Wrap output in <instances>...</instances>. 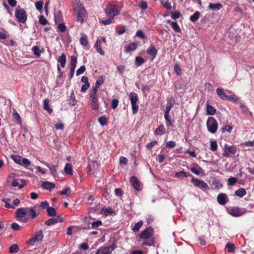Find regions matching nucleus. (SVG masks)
I'll return each instance as SVG.
<instances>
[{
	"mask_svg": "<svg viewBox=\"0 0 254 254\" xmlns=\"http://www.w3.org/2000/svg\"><path fill=\"white\" fill-rule=\"evenodd\" d=\"M43 6V2L42 1H38L35 2V6L37 10H41Z\"/></svg>",
	"mask_w": 254,
	"mask_h": 254,
	"instance_id": "63",
	"label": "nucleus"
},
{
	"mask_svg": "<svg viewBox=\"0 0 254 254\" xmlns=\"http://www.w3.org/2000/svg\"><path fill=\"white\" fill-rule=\"evenodd\" d=\"M39 23L43 25H45L48 23V21L46 18L42 15L39 16Z\"/></svg>",
	"mask_w": 254,
	"mask_h": 254,
	"instance_id": "59",
	"label": "nucleus"
},
{
	"mask_svg": "<svg viewBox=\"0 0 254 254\" xmlns=\"http://www.w3.org/2000/svg\"><path fill=\"white\" fill-rule=\"evenodd\" d=\"M247 191L244 188L239 189L235 191V195L240 197H242L245 195Z\"/></svg>",
	"mask_w": 254,
	"mask_h": 254,
	"instance_id": "31",
	"label": "nucleus"
},
{
	"mask_svg": "<svg viewBox=\"0 0 254 254\" xmlns=\"http://www.w3.org/2000/svg\"><path fill=\"white\" fill-rule=\"evenodd\" d=\"M105 12L107 17H111L113 18L120 14L118 6L111 2H109L107 4L105 9Z\"/></svg>",
	"mask_w": 254,
	"mask_h": 254,
	"instance_id": "1",
	"label": "nucleus"
},
{
	"mask_svg": "<svg viewBox=\"0 0 254 254\" xmlns=\"http://www.w3.org/2000/svg\"><path fill=\"white\" fill-rule=\"evenodd\" d=\"M58 61L60 63L61 66L64 68L66 64V55L64 53H63L61 56L58 59Z\"/></svg>",
	"mask_w": 254,
	"mask_h": 254,
	"instance_id": "28",
	"label": "nucleus"
},
{
	"mask_svg": "<svg viewBox=\"0 0 254 254\" xmlns=\"http://www.w3.org/2000/svg\"><path fill=\"white\" fill-rule=\"evenodd\" d=\"M27 216L21 220V222L23 223H26L29 221V219H34L37 216L36 211L31 207L27 208Z\"/></svg>",
	"mask_w": 254,
	"mask_h": 254,
	"instance_id": "9",
	"label": "nucleus"
},
{
	"mask_svg": "<svg viewBox=\"0 0 254 254\" xmlns=\"http://www.w3.org/2000/svg\"><path fill=\"white\" fill-rule=\"evenodd\" d=\"M155 134L157 135H162L165 133V128L163 125H160L155 130Z\"/></svg>",
	"mask_w": 254,
	"mask_h": 254,
	"instance_id": "36",
	"label": "nucleus"
},
{
	"mask_svg": "<svg viewBox=\"0 0 254 254\" xmlns=\"http://www.w3.org/2000/svg\"><path fill=\"white\" fill-rule=\"evenodd\" d=\"M75 11L77 14V20L80 21L81 23L84 20V18L86 16V11L81 4L77 5V7L75 8Z\"/></svg>",
	"mask_w": 254,
	"mask_h": 254,
	"instance_id": "7",
	"label": "nucleus"
},
{
	"mask_svg": "<svg viewBox=\"0 0 254 254\" xmlns=\"http://www.w3.org/2000/svg\"><path fill=\"white\" fill-rule=\"evenodd\" d=\"M171 17L174 20H176L180 17L181 15V12L179 11L171 12Z\"/></svg>",
	"mask_w": 254,
	"mask_h": 254,
	"instance_id": "53",
	"label": "nucleus"
},
{
	"mask_svg": "<svg viewBox=\"0 0 254 254\" xmlns=\"http://www.w3.org/2000/svg\"><path fill=\"white\" fill-rule=\"evenodd\" d=\"M2 201L5 203L4 206L7 208H14V206L11 205L9 202L10 201V199L9 198H4L2 199Z\"/></svg>",
	"mask_w": 254,
	"mask_h": 254,
	"instance_id": "37",
	"label": "nucleus"
},
{
	"mask_svg": "<svg viewBox=\"0 0 254 254\" xmlns=\"http://www.w3.org/2000/svg\"><path fill=\"white\" fill-rule=\"evenodd\" d=\"M138 46V42H132L128 45L125 46L124 52L126 53L135 51Z\"/></svg>",
	"mask_w": 254,
	"mask_h": 254,
	"instance_id": "16",
	"label": "nucleus"
},
{
	"mask_svg": "<svg viewBox=\"0 0 254 254\" xmlns=\"http://www.w3.org/2000/svg\"><path fill=\"white\" fill-rule=\"evenodd\" d=\"M104 82V79L103 76H100L98 77V79L96 80L95 86L94 87V88H96L98 89L99 86Z\"/></svg>",
	"mask_w": 254,
	"mask_h": 254,
	"instance_id": "43",
	"label": "nucleus"
},
{
	"mask_svg": "<svg viewBox=\"0 0 254 254\" xmlns=\"http://www.w3.org/2000/svg\"><path fill=\"white\" fill-rule=\"evenodd\" d=\"M141 243L142 246H154L155 245V241L154 238H147V239H143Z\"/></svg>",
	"mask_w": 254,
	"mask_h": 254,
	"instance_id": "18",
	"label": "nucleus"
},
{
	"mask_svg": "<svg viewBox=\"0 0 254 254\" xmlns=\"http://www.w3.org/2000/svg\"><path fill=\"white\" fill-rule=\"evenodd\" d=\"M233 129L232 126L230 125H226L224 127H222L220 129L222 133H225L226 131L231 132Z\"/></svg>",
	"mask_w": 254,
	"mask_h": 254,
	"instance_id": "47",
	"label": "nucleus"
},
{
	"mask_svg": "<svg viewBox=\"0 0 254 254\" xmlns=\"http://www.w3.org/2000/svg\"><path fill=\"white\" fill-rule=\"evenodd\" d=\"M154 229L152 227H149L143 230L139 235V237L141 239H147L151 238L153 235Z\"/></svg>",
	"mask_w": 254,
	"mask_h": 254,
	"instance_id": "10",
	"label": "nucleus"
},
{
	"mask_svg": "<svg viewBox=\"0 0 254 254\" xmlns=\"http://www.w3.org/2000/svg\"><path fill=\"white\" fill-rule=\"evenodd\" d=\"M13 117L14 118V120L17 124L19 125L21 124V118L17 112H15L14 113H13Z\"/></svg>",
	"mask_w": 254,
	"mask_h": 254,
	"instance_id": "48",
	"label": "nucleus"
},
{
	"mask_svg": "<svg viewBox=\"0 0 254 254\" xmlns=\"http://www.w3.org/2000/svg\"><path fill=\"white\" fill-rule=\"evenodd\" d=\"M129 98L131 105L132 114H135L139 109V106L137 104V101L138 100L137 95L136 93L132 92L129 95Z\"/></svg>",
	"mask_w": 254,
	"mask_h": 254,
	"instance_id": "3",
	"label": "nucleus"
},
{
	"mask_svg": "<svg viewBox=\"0 0 254 254\" xmlns=\"http://www.w3.org/2000/svg\"><path fill=\"white\" fill-rule=\"evenodd\" d=\"M97 91H98V89H97L96 88H94V87L92 88V90L91 93H90V98L91 99L97 98Z\"/></svg>",
	"mask_w": 254,
	"mask_h": 254,
	"instance_id": "46",
	"label": "nucleus"
},
{
	"mask_svg": "<svg viewBox=\"0 0 254 254\" xmlns=\"http://www.w3.org/2000/svg\"><path fill=\"white\" fill-rule=\"evenodd\" d=\"M61 195H66L69 196L71 194V189L70 187H67L60 191Z\"/></svg>",
	"mask_w": 254,
	"mask_h": 254,
	"instance_id": "41",
	"label": "nucleus"
},
{
	"mask_svg": "<svg viewBox=\"0 0 254 254\" xmlns=\"http://www.w3.org/2000/svg\"><path fill=\"white\" fill-rule=\"evenodd\" d=\"M102 225V222L101 220H97L91 223V228L93 229H97L98 227Z\"/></svg>",
	"mask_w": 254,
	"mask_h": 254,
	"instance_id": "51",
	"label": "nucleus"
},
{
	"mask_svg": "<svg viewBox=\"0 0 254 254\" xmlns=\"http://www.w3.org/2000/svg\"><path fill=\"white\" fill-rule=\"evenodd\" d=\"M147 54L152 57V60L156 57L158 51L154 45H150L146 50Z\"/></svg>",
	"mask_w": 254,
	"mask_h": 254,
	"instance_id": "17",
	"label": "nucleus"
},
{
	"mask_svg": "<svg viewBox=\"0 0 254 254\" xmlns=\"http://www.w3.org/2000/svg\"><path fill=\"white\" fill-rule=\"evenodd\" d=\"M86 69V67L84 65L81 66L76 71V74L77 76L83 73Z\"/></svg>",
	"mask_w": 254,
	"mask_h": 254,
	"instance_id": "61",
	"label": "nucleus"
},
{
	"mask_svg": "<svg viewBox=\"0 0 254 254\" xmlns=\"http://www.w3.org/2000/svg\"><path fill=\"white\" fill-rule=\"evenodd\" d=\"M147 2L145 1H141L138 5L142 10H145L147 8Z\"/></svg>",
	"mask_w": 254,
	"mask_h": 254,
	"instance_id": "62",
	"label": "nucleus"
},
{
	"mask_svg": "<svg viewBox=\"0 0 254 254\" xmlns=\"http://www.w3.org/2000/svg\"><path fill=\"white\" fill-rule=\"evenodd\" d=\"M217 200L219 204L224 205L228 202L229 198L225 193H220L218 195Z\"/></svg>",
	"mask_w": 254,
	"mask_h": 254,
	"instance_id": "15",
	"label": "nucleus"
},
{
	"mask_svg": "<svg viewBox=\"0 0 254 254\" xmlns=\"http://www.w3.org/2000/svg\"><path fill=\"white\" fill-rule=\"evenodd\" d=\"M48 215L50 217H55L56 215V210L52 207H48L47 209Z\"/></svg>",
	"mask_w": 254,
	"mask_h": 254,
	"instance_id": "35",
	"label": "nucleus"
},
{
	"mask_svg": "<svg viewBox=\"0 0 254 254\" xmlns=\"http://www.w3.org/2000/svg\"><path fill=\"white\" fill-rule=\"evenodd\" d=\"M157 144V141L156 140H154L150 143H147L145 147L147 150H150L155 145Z\"/></svg>",
	"mask_w": 254,
	"mask_h": 254,
	"instance_id": "55",
	"label": "nucleus"
},
{
	"mask_svg": "<svg viewBox=\"0 0 254 254\" xmlns=\"http://www.w3.org/2000/svg\"><path fill=\"white\" fill-rule=\"evenodd\" d=\"M245 211L238 207H232L229 209V214L234 217H239L244 214Z\"/></svg>",
	"mask_w": 254,
	"mask_h": 254,
	"instance_id": "11",
	"label": "nucleus"
},
{
	"mask_svg": "<svg viewBox=\"0 0 254 254\" xmlns=\"http://www.w3.org/2000/svg\"><path fill=\"white\" fill-rule=\"evenodd\" d=\"M200 12L198 11H196L190 17V20L192 22L196 21L199 18Z\"/></svg>",
	"mask_w": 254,
	"mask_h": 254,
	"instance_id": "34",
	"label": "nucleus"
},
{
	"mask_svg": "<svg viewBox=\"0 0 254 254\" xmlns=\"http://www.w3.org/2000/svg\"><path fill=\"white\" fill-rule=\"evenodd\" d=\"M216 93L221 99L226 100L227 99V95L222 88H217L216 89Z\"/></svg>",
	"mask_w": 254,
	"mask_h": 254,
	"instance_id": "27",
	"label": "nucleus"
},
{
	"mask_svg": "<svg viewBox=\"0 0 254 254\" xmlns=\"http://www.w3.org/2000/svg\"><path fill=\"white\" fill-rule=\"evenodd\" d=\"M226 248L228 249V251L230 253H233L236 249V246L234 244L230 243H227L226 245Z\"/></svg>",
	"mask_w": 254,
	"mask_h": 254,
	"instance_id": "42",
	"label": "nucleus"
},
{
	"mask_svg": "<svg viewBox=\"0 0 254 254\" xmlns=\"http://www.w3.org/2000/svg\"><path fill=\"white\" fill-rule=\"evenodd\" d=\"M145 62L144 60L141 57H136L135 60V63L137 66H140Z\"/></svg>",
	"mask_w": 254,
	"mask_h": 254,
	"instance_id": "44",
	"label": "nucleus"
},
{
	"mask_svg": "<svg viewBox=\"0 0 254 254\" xmlns=\"http://www.w3.org/2000/svg\"><path fill=\"white\" fill-rule=\"evenodd\" d=\"M64 170L66 174L69 175L73 174L72 166L69 163H66L65 165Z\"/></svg>",
	"mask_w": 254,
	"mask_h": 254,
	"instance_id": "32",
	"label": "nucleus"
},
{
	"mask_svg": "<svg viewBox=\"0 0 254 254\" xmlns=\"http://www.w3.org/2000/svg\"><path fill=\"white\" fill-rule=\"evenodd\" d=\"M191 182L195 187H198L204 191L209 189L208 185L205 182L195 178L193 176H192Z\"/></svg>",
	"mask_w": 254,
	"mask_h": 254,
	"instance_id": "6",
	"label": "nucleus"
},
{
	"mask_svg": "<svg viewBox=\"0 0 254 254\" xmlns=\"http://www.w3.org/2000/svg\"><path fill=\"white\" fill-rule=\"evenodd\" d=\"M190 171L193 174L199 175L203 172V169L198 165H196V167H191L190 168Z\"/></svg>",
	"mask_w": 254,
	"mask_h": 254,
	"instance_id": "24",
	"label": "nucleus"
},
{
	"mask_svg": "<svg viewBox=\"0 0 254 254\" xmlns=\"http://www.w3.org/2000/svg\"><path fill=\"white\" fill-rule=\"evenodd\" d=\"M98 122L102 126H105L107 124V119L105 116H102L98 119Z\"/></svg>",
	"mask_w": 254,
	"mask_h": 254,
	"instance_id": "54",
	"label": "nucleus"
},
{
	"mask_svg": "<svg viewBox=\"0 0 254 254\" xmlns=\"http://www.w3.org/2000/svg\"><path fill=\"white\" fill-rule=\"evenodd\" d=\"M226 100L236 102L238 100V97L235 95H232L230 96L227 95V99Z\"/></svg>",
	"mask_w": 254,
	"mask_h": 254,
	"instance_id": "60",
	"label": "nucleus"
},
{
	"mask_svg": "<svg viewBox=\"0 0 254 254\" xmlns=\"http://www.w3.org/2000/svg\"><path fill=\"white\" fill-rule=\"evenodd\" d=\"M171 26L176 32H181V30L177 22H172Z\"/></svg>",
	"mask_w": 254,
	"mask_h": 254,
	"instance_id": "39",
	"label": "nucleus"
},
{
	"mask_svg": "<svg viewBox=\"0 0 254 254\" xmlns=\"http://www.w3.org/2000/svg\"><path fill=\"white\" fill-rule=\"evenodd\" d=\"M174 71L178 75H180L182 73L181 68L178 64H176L174 66Z\"/></svg>",
	"mask_w": 254,
	"mask_h": 254,
	"instance_id": "64",
	"label": "nucleus"
},
{
	"mask_svg": "<svg viewBox=\"0 0 254 254\" xmlns=\"http://www.w3.org/2000/svg\"><path fill=\"white\" fill-rule=\"evenodd\" d=\"M12 159L16 164L27 168L31 165V162L28 159L23 158L19 155H12Z\"/></svg>",
	"mask_w": 254,
	"mask_h": 254,
	"instance_id": "5",
	"label": "nucleus"
},
{
	"mask_svg": "<svg viewBox=\"0 0 254 254\" xmlns=\"http://www.w3.org/2000/svg\"><path fill=\"white\" fill-rule=\"evenodd\" d=\"M223 5L220 3H209L208 8L209 10H212L213 11L216 10H219L221 8H222Z\"/></svg>",
	"mask_w": 254,
	"mask_h": 254,
	"instance_id": "19",
	"label": "nucleus"
},
{
	"mask_svg": "<svg viewBox=\"0 0 254 254\" xmlns=\"http://www.w3.org/2000/svg\"><path fill=\"white\" fill-rule=\"evenodd\" d=\"M80 43L83 46H86L88 44V38L86 35L83 34L80 38Z\"/></svg>",
	"mask_w": 254,
	"mask_h": 254,
	"instance_id": "30",
	"label": "nucleus"
},
{
	"mask_svg": "<svg viewBox=\"0 0 254 254\" xmlns=\"http://www.w3.org/2000/svg\"><path fill=\"white\" fill-rule=\"evenodd\" d=\"M42 187L44 189L51 190L55 187V184L48 181L43 182Z\"/></svg>",
	"mask_w": 254,
	"mask_h": 254,
	"instance_id": "21",
	"label": "nucleus"
},
{
	"mask_svg": "<svg viewBox=\"0 0 254 254\" xmlns=\"http://www.w3.org/2000/svg\"><path fill=\"white\" fill-rule=\"evenodd\" d=\"M108 18L107 19H106L105 20H102L100 21V23L106 25H109L112 23L113 20L114 18H112L111 17H108Z\"/></svg>",
	"mask_w": 254,
	"mask_h": 254,
	"instance_id": "52",
	"label": "nucleus"
},
{
	"mask_svg": "<svg viewBox=\"0 0 254 254\" xmlns=\"http://www.w3.org/2000/svg\"><path fill=\"white\" fill-rule=\"evenodd\" d=\"M218 123L213 117H208L206 122V126L209 132L215 133L218 129Z\"/></svg>",
	"mask_w": 254,
	"mask_h": 254,
	"instance_id": "2",
	"label": "nucleus"
},
{
	"mask_svg": "<svg viewBox=\"0 0 254 254\" xmlns=\"http://www.w3.org/2000/svg\"><path fill=\"white\" fill-rule=\"evenodd\" d=\"M237 178L235 177H230L228 180V185L229 186H233L237 182Z\"/></svg>",
	"mask_w": 254,
	"mask_h": 254,
	"instance_id": "57",
	"label": "nucleus"
},
{
	"mask_svg": "<svg viewBox=\"0 0 254 254\" xmlns=\"http://www.w3.org/2000/svg\"><path fill=\"white\" fill-rule=\"evenodd\" d=\"M77 62V57L74 55L71 56L70 57V71H71V72L74 73V70L76 66Z\"/></svg>",
	"mask_w": 254,
	"mask_h": 254,
	"instance_id": "20",
	"label": "nucleus"
},
{
	"mask_svg": "<svg viewBox=\"0 0 254 254\" xmlns=\"http://www.w3.org/2000/svg\"><path fill=\"white\" fill-rule=\"evenodd\" d=\"M90 103L91 108L92 110L96 111L99 108V104L98 98L92 99Z\"/></svg>",
	"mask_w": 254,
	"mask_h": 254,
	"instance_id": "23",
	"label": "nucleus"
},
{
	"mask_svg": "<svg viewBox=\"0 0 254 254\" xmlns=\"http://www.w3.org/2000/svg\"><path fill=\"white\" fill-rule=\"evenodd\" d=\"M174 104L171 102L168 103L167 106L165 108L164 115H169L170 111L172 108Z\"/></svg>",
	"mask_w": 254,
	"mask_h": 254,
	"instance_id": "49",
	"label": "nucleus"
},
{
	"mask_svg": "<svg viewBox=\"0 0 254 254\" xmlns=\"http://www.w3.org/2000/svg\"><path fill=\"white\" fill-rule=\"evenodd\" d=\"M102 211H103L105 215H112L115 213L114 210L111 208H103L102 209Z\"/></svg>",
	"mask_w": 254,
	"mask_h": 254,
	"instance_id": "56",
	"label": "nucleus"
},
{
	"mask_svg": "<svg viewBox=\"0 0 254 254\" xmlns=\"http://www.w3.org/2000/svg\"><path fill=\"white\" fill-rule=\"evenodd\" d=\"M143 225V221L142 220H140L137 223L135 224L134 227L132 229V231L133 232H137L139 231L140 228L141 227V226Z\"/></svg>",
	"mask_w": 254,
	"mask_h": 254,
	"instance_id": "40",
	"label": "nucleus"
},
{
	"mask_svg": "<svg viewBox=\"0 0 254 254\" xmlns=\"http://www.w3.org/2000/svg\"><path fill=\"white\" fill-rule=\"evenodd\" d=\"M43 164L46 167H48L50 169L51 174L55 176L57 174L56 166L55 165L50 166L48 163L46 162L43 163Z\"/></svg>",
	"mask_w": 254,
	"mask_h": 254,
	"instance_id": "29",
	"label": "nucleus"
},
{
	"mask_svg": "<svg viewBox=\"0 0 254 254\" xmlns=\"http://www.w3.org/2000/svg\"><path fill=\"white\" fill-rule=\"evenodd\" d=\"M237 151V149L236 146H226L222 155L225 157H229L230 156V154H235L236 153Z\"/></svg>",
	"mask_w": 254,
	"mask_h": 254,
	"instance_id": "13",
	"label": "nucleus"
},
{
	"mask_svg": "<svg viewBox=\"0 0 254 254\" xmlns=\"http://www.w3.org/2000/svg\"><path fill=\"white\" fill-rule=\"evenodd\" d=\"M218 145L217 142L215 140H211L210 141V150L212 151H215L217 150Z\"/></svg>",
	"mask_w": 254,
	"mask_h": 254,
	"instance_id": "50",
	"label": "nucleus"
},
{
	"mask_svg": "<svg viewBox=\"0 0 254 254\" xmlns=\"http://www.w3.org/2000/svg\"><path fill=\"white\" fill-rule=\"evenodd\" d=\"M57 223V221H56V218H51L46 221L45 222V225L50 226L55 224Z\"/></svg>",
	"mask_w": 254,
	"mask_h": 254,
	"instance_id": "45",
	"label": "nucleus"
},
{
	"mask_svg": "<svg viewBox=\"0 0 254 254\" xmlns=\"http://www.w3.org/2000/svg\"><path fill=\"white\" fill-rule=\"evenodd\" d=\"M15 16L17 21L21 23H24L27 19V14L24 9L16 8L15 11Z\"/></svg>",
	"mask_w": 254,
	"mask_h": 254,
	"instance_id": "4",
	"label": "nucleus"
},
{
	"mask_svg": "<svg viewBox=\"0 0 254 254\" xmlns=\"http://www.w3.org/2000/svg\"><path fill=\"white\" fill-rule=\"evenodd\" d=\"M32 51L36 57L39 58L41 54L43 53L44 50L43 48H42V49L40 50L38 46H35L32 48Z\"/></svg>",
	"mask_w": 254,
	"mask_h": 254,
	"instance_id": "25",
	"label": "nucleus"
},
{
	"mask_svg": "<svg viewBox=\"0 0 254 254\" xmlns=\"http://www.w3.org/2000/svg\"><path fill=\"white\" fill-rule=\"evenodd\" d=\"M18 251L19 248L16 244H12L9 248V252L11 254L16 253Z\"/></svg>",
	"mask_w": 254,
	"mask_h": 254,
	"instance_id": "38",
	"label": "nucleus"
},
{
	"mask_svg": "<svg viewBox=\"0 0 254 254\" xmlns=\"http://www.w3.org/2000/svg\"><path fill=\"white\" fill-rule=\"evenodd\" d=\"M27 212V208L20 207L18 208L15 212V218L19 220L23 219V217L26 215Z\"/></svg>",
	"mask_w": 254,
	"mask_h": 254,
	"instance_id": "12",
	"label": "nucleus"
},
{
	"mask_svg": "<svg viewBox=\"0 0 254 254\" xmlns=\"http://www.w3.org/2000/svg\"><path fill=\"white\" fill-rule=\"evenodd\" d=\"M95 254H111V251L107 247H101L97 250Z\"/></svg>",
	"mask_w": 254,
	"mask_h": 254,
	"instance_id": "26",
	"label": "nucleus"
},
{
	"mask_svg": "<svg viewBox=\"0 0 254 254\" xmlns=\"http://www.w3.org/2000/svg\"><path fill=\"white\" fill-rule=\"evenodd\" d=\"M49 103V100L47 99H45L43 101V108L45 110L48 111L49 113L51 114L53 112V109L50 108Z\"/></svg>",
	"mask_w": 254,
	"mask_h": 254,
	"instance_id": "33",
	"label": "nucleus"
},
{
	"mask_svg": "<svg viewBox=\"0 0 254 254\" xmlns=\"http://www.w3.org/2000/svg\"><path fill=\"white\" fill-rule=\"evenodd\" d=\"M129 182L135 190L139 191L142 189L141 183L136 177H131L129 179Z\"/></svg>",
	"mask_w": 254,
	"mask_h": 254,
	"instance_id": "14",
	"label": "nucleus"
},
{
	"mask_svg": "<svg viewBox=\"0 0 254 254\" xmlns=\"http://www.w3.org/2000/svg\"><path fill=\"white\" fill-rule=\"evenodd\" d=\"M164 118L165 120V123L167 127L172 126V123L170 119L169 115H164Z\"/></svg>",
	"mask_w": 254,
	"mask_h": 254,
	"instance_id": "58",
	"label": "nucleus"
},
{
	"mask_svg": "<svg viewBox=\"0 0 254 254\" xmlns=\"http://www.w3.org/2000/svg\"><path fill=\"white\" fill-rule=\"evenodd\" d=\"M216 112V110L212 106L208 103V101L206 103V114L208 115H214Z\"/></svg>",
	"mask_w": 254,
	"mask_h": 254,
	"instance_id": "22",
	"label": "nucleus"
},
{
	"mask_svg": "<svg viewBox=\"0 0 254 254\" xmlns=\"http://www.w3.org/2000/svg\"><path fill=\"white\" fill-rule=\"evenodd\" d=\"M43 237V231H39L36 232L35 235L28 240V243L30 245H33L35 242L42 241Z\"/></svg>",
	"mask_w": 254,
	"mask_h": 254,
	"instance_id": "8",
	"label": "nucleus"
}]
</instances>
